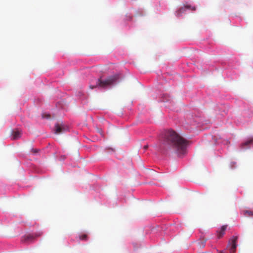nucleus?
Returning a JSON list of instances; mask_svg holds the SVG:
<instances>
[{"mask_svg": "<svg viewBox=\"0 0 253 253\" xmlns=\"http://www.w3.org/2000/svg\"><path fill=\"white\" fill-rule=\"evenodd\" d=\"M187 141L172 130H168L162 134L161 147L164 150H172L178 155L185 153Z\"/></svg>", "mask_w": 253, "mask_h": 253, "instance_id": "obj_1", "label": "nucleus"}, {"mask_svg": "<svg viewBox=\"0 0 253 253\" xmlns=\"http://www.w3.org/2000/svg\"><path fill=\"white\" fill-rule=\"evenodd\" d=\"M118 79L119 76L118 75H115L110 76L105 80H101V79H98L95 86L90 85L89 87L91 89H93L97 86L104 88L113 84L118 80Z\"/></svg>", "mask_w": 253, "mask_h": 253, "instance_id": "obj_2", "label": "nucleus"}, {"mask_svg": "<svg viewBox=\"0 0 253 253\" xmlns=\"http://www.w3.org/2000/svg\"><path fill=\"white\" fill-rule=\"evenodd\" d=\"M68 127L63 123H57L55 126V133L56 134H60L68 131Z\"/></svg>", "mask_w": 253, "mask_h": 253, "instance_id": "obj_3", "label": "nucleus"}, {"mask_svg": "<svg viewBox=\"0 0 253 253\" xmlns=\"http://www.w3.org/2000/svg\"><path fill=\"white\" fill-rule=\"evenodd\" d=\"M238 240V237L233 236L229 242L228 248H229V251L230 253H235L236 252V248L237 247V242Z\"/></svg>", "mask_w": 253, "mask_h": 253, "instance_id": "obj_4", "label": "nucleus"}, {"mask_svg": "<svg viewBox=\"0 0 253 253\" xmlns=\"http://www.w3.org/2000/svg\"><path fill=\"white\" fill-rule=\"evenodd\" d=\"M42 235V232H39L35 234H29L23 237L22 241L23 242H31L36 238L41 236Z\"/></svg>", "mask_w": 253, "mask_h": 253, "instance_id": "obj_5", "label": "nucleus"}, {"mask_svg": "<svg viewBox=\"0 0 253 253\" xmlns=\"http://www.w3.org/2000/svg\"><path fill=\"white\" fill-rule=\"evenodd\" d=\"M21 136V132L20 131L17 130H13L12 132V139L13 140H16L19 139Z\"/></svg>", "mask_w": 253, "mask_h": 253, "instance_id": "obj_6", "label": "nucleus"}, {"mask_svg": "<svg viewBox=\"0 0 253 253\" xmlns=\"http://www.w3.org/2000/svg\"><path fill=\"white\" fill-rule=\"evenodd\" d=\"M226 225H224L222 226L220 231L217 233V237L218 238H221L222 236L224 234V232L226 229Z\"/></svg>", "mask_w": 253, "mask_h": 253, "instance_id": "obj_7", "label": "nucleus"}, {"mask_svg": "<svg viewBox=\"0 0 253 253\" xmlns=\"http://www.w3.org/2000/svg\"><path fill=\"white\" fill-rule=\"evenodd\" d=\"M253 142V140L252 139H250L249 140L247 141L246 142H244L242 144V148L243 149H246L248 148V146L250 144H252Z\"/></svg>", "mask_w": 253, "mask_h": 253, "instance_id": "obj_8", "label": "nucleus"}, {"mask_svg": "<svg viewBox=\"0 0 253 253\" xmlns=\"http://www.w3.org/2000/svg\"><path fill=\"white\" fill-rule=\"evenodd\" d=\"M184 7L187 9H190L193 11H195L196 9V8L195 6H191L189 4H186L184 6Z\"/></svg>", "mask_w": 253, "mask_h": 253, "instance_id": "obj_9", "label": "nucleus"}, {"mask_svg": "<svg viewBox=\"0 0 253 253\" xmlns=\"http://www.w3.org/2000/svg\"><path fill=\"white\" fill-rule=\"evenodd\" d=\"M245 215L246 216H253V211H245Z\"/></svg>", "mask_w": 253, "mask_h": 253, "instance_id": "obj_10", "label": "nucleus"}, {"mask_svg": "<svg viewBox=\"0 0 253 253\" xmlns=\"http://www.w3.org/2000/svg\"><path fill=\"white\" fill-rule=\"evenodd\" d=\"M87 235L83 234L80 236V239L82 240H87Z\"/></svg>", "mask_w": 253, "mask_h": 253, "instance_id": "obj_11", "label": "nucleus"}, {"mask_svg": "<svg viewBox=\"0 0 253 253\" xmlns=\"http://www.w3.org/2000/svg\"><path fill=\"white\" fill-rule=\"evenodd\" d=\"M39 151V150L37 149H32V150H31V152H32L34 154H36V153H38Z\"/></svg>", "mask_w": 253, "mask_h": 253, "instance_id": "obj_12", "label": "nucleus"}, {"mask_svg": "<svg viewBox=\"0 0 253 253\" xmlns=\"http://www.w3.org/2000/svg\"><path fill=\"white\" fill-rule=\"evenodd\" d=\"M43 118L49 119L50 118V115L49 114H43L42 116Z\"/></svg>", "mask_w": 253, "mask_h": 253, "instance_id": "obj_13", "label": "nucleus"}, {"mask_svg": "<svg viewBox=\"0 0 253 253\" xmlns=\"http://www.w3.org/2000/svg\"><path fill=\"white\" fill-rule=\"evenodd\" d=\"M185 10L184 8L183 7H181L179 11L177 12V14L179 15V13L181 12H183Z\"/></svg>", "mask_w": 253, "mask_h": 253, "instance_id": "obj_14", "label": "nucleus"}, {"mask_svg": "<svg viewBox=\"0 0 253 253\" xmlns=\"http://www.w3.org/2000/svg\"><path fill=\"white\" fill-rule=\"evenodd\" d=\"M147 148H148L147 146H144V149H147Z\"/></svg>", "mask_w": 253, "mask_h": 253, "instance_id": "obj_15", "label": "nucleus"}, {"mask_svg": "<svg viewBox=\"0 0 253 253\" xmlns=\"http://www.w3.org/2000/svg\"><path fill=\"white\" fill-rule=\"evenodd\" d=\"M220 253H223V252H221Z\"/></svg>", "mask_w": 253, "mask_h": 253, "instance_id": "obj_16", "label": "nucleus"}]
</instances>
